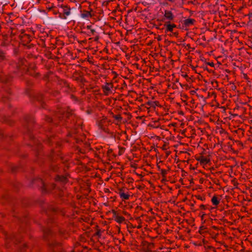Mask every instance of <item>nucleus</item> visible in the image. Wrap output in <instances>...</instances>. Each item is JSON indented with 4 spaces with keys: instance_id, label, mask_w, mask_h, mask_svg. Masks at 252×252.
Masks as SVG:
<instances>
[{
    "instance_id": "obj_13",
    "label": "nucleus",
    "mask_w": 252,
    "mask_h": 252,
    "mask_svg": "<svg viewBox=\"0 0 252 252\" xmlns=\"http://www.w3.org/2000/svg\"><path fill=\"white\" fill-rule=\"evenodd\" d=\"M206 215V214L204 213H201V218L203 219L204 217V216Z\"/></svg>"
},
{
    "instance_id": "obj_4",
    "label": "nucleus",
    "mask_w": 252,
    "mask_h": 252,
    "mask_svg": "<svg viewBox=\"0 0 252 252\" xmlns=\"http://www.w3.org/2000/svg\"><path fill=\"white\" fill-rule=\"evenodd\" d=\"M112 88L111 84H107L103 87V90L105 94H107Z\"/></svg>"
},
{
    "instance_id": "obj_8",
    "label": "nucleus",
    "mask_w": 252,
    "mask_h": 252,
    "mask_svg": "<svg viewBox=\"0 0 252 252\" xmlns=\"http://www.w3.org/2000/svg\"><path fill=\"white\" fill-rule=\"evenodd\" d=\"M56 180L62 182H65L67 181V178L65 176H58L56 178Z\"/></svg>"
},
{
    "instance_id": "obj_12",
    "label": "nucleus",
    "mask_w": 252,
    "mask_h": 252,
    "mask_svg": "<svg viewBox=\"0 0 252 252\" xmlns=\"http://www.w3.org/2000/svg\"><path fill=\"white\" fill-rule=\"evenodd\" d=\"M200 208L201 209H202V210H205L206 209V207L204 205H201L200 206Z\"/></svg>"
},
{
    "instance_id": "obj_2",
    "label": "nucleus",
    "mask_w": 252,
    "mask_h": 252,
    "mask_svg": "<svg viewBox=\"0 0 252 252\" xmlns=\"http://www.w3.org/2000/svg\"><path fill=\"white\" fill-rule=\"evenodd\" d=\"M164 17L165 19L172 21L174 20L175 16L171 11L166 10L164 12Z\"/></svg>"
},
{
    "instance_id": "obj_14",
    "label": "nucleus",
    "mask_w": 252,
    "mask_h": 252,
    "mask_svg": "<svg viewBox=\"0 0 252 252\" xmlns=\"http://www.w3.org/2000/svg\"><path fill=\"white\" fill-rule=\"evenodd\" d=\"M249 16L250 17H252V13H250V14H249Z\"/></svg>"
},
{
    "instance_id": "obj_1",
    "label": "nucleus",
    "mask_w": 252,
    "mask_h": 252,
    "mask_svg": "<svg viewBox=\"0 0 252 252\" xmlns=\"http://www.w3.org/2000/svg\"><path fill=\"white\" fill-rule=\"evenodd\" d=\"M70 9L67 6L63 7V13H60L59 17L62 19H66L67 17L70 15Z\"/></svg>"
},
{
    "instance_id": "obj_9",
    "label": "nucleus",
    "mask_w": 252,
    "mask_h": 252,
    "mask_svg": "<svg viewBox=\"0 0 252 252\" xmlns=\"http://www.w3.org/2000/svg\"><path fill=\"white\" fill-rule=\"evenodd\" d=\"M211 201L212 203L215 205H218L220 203L219 201L218 200L217 197L216 196H213Z\"/></svg>"
},
{
    "instance_id": "obj_7",
    "label": "nucleus",
    "mask_w": 252,
    "mask_h": 252,
    "mask_svg": "<svg viewBox=\"0 0 252 252\" xmlns=\"http://www.w3.org/2000/svg\"><path fill=\"white\" fill-rule=\"evenodd\" d=\"M119 194H120V196L121 198L123 199L127 200V199H129V195L125 193V192H124L122 191H120Z\"/></svg>"
},
{
    "instance_id": "obj_6",
    "label": "nucleus",
    "mask_w": 252,
    "mask_h": 252,
    "mask_svg": "<svg viewBox=\"0 0 252 252\" xmlns=\"http://www.w3.org/2000/svg\"><path fill=\"white\" fill-rule=\"evenodd\" d=\"M176 27V25L174 24H168L166 25V31L172 32L173 29Z\"/></svg>"
},
{
    "instance_id": "obj_11",
    "label": "nucleus",
    "mask_w": 252,
    "mask_h": 252,
    "mask_svg": "<svg viewBox=\"0 0 252 252\" xmlns=\"http://www.w3.org/2000/svg\"><path fill=\"white\" fill-rule=\"evenodd\" d=\"M90 15V13H87L86 14H82V17H83V18H85V17H88V15Z\"/></svg>"
},
{
    "instance_id": "obj_5",
    "label": "nucleus",
    "mask_w": 252,
    "mask_h": 252,
    "mask_svg": "<svg viewBox=\"0 0 252 252\" xmlns=\"http://www.w3.org/2000/svg\"><path fill=\"white\" fill-rule=\"evenodd\" d=\"M115 220L119 223H122L125 220V219L123 216H120L117 215H115L114 216Z\"/></svg>"
},
{
    "instance_id": "obj_3",
    "label": "nucleus",
    "mask_w": 252,
    "mask_h": 252,
    "mask_svg": "<svg viewBox=\"0 0 252 252\" xmlns=\"http://www.w3.org/2000/svg\"><path fill=\"white\" fill-rule=\"evenodd\" d=\"M196 159L202 164H207L210 161V159L208 158L203 156H200Z\"/></svg>"
},
{
    "instance_id": "obj_10",
    "label": "nucleus",
    "mask_w": 252,
    "mask_h": 252,
    "mask_svg": "<svg viewBox=\"0 0 252 252\" xmlns=\"http://www.w3.org/2000/svg\"><path fill=\"white\" fill-rule=\"evenodd\" d=\"M194 20L192 19H189L186 20V24L187 25L192 24L193 23Z\"/></svg>"
}]
</instances>
